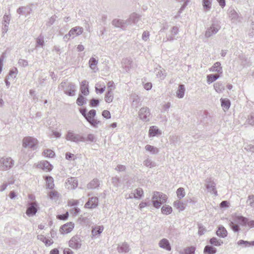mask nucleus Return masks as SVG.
<instances>
[{"mask_svg":"<svg viewBox=\"0 0 254 254\" xmlns=\"http://www.w3.org/2000/svg\"><path fill=\"white\" fill-rule=\"evenodd\" d=\"M152 202L154 207L158 208L162 204L166 202L167 197L162 192L155 191L152 198Z\"/></svg>","mask_w":254,"mask_h":254,"instance_id":"nucleus-1","label":"nucleus"},{"mask_svg":"<svg viewBox=\"0 0 254 254\" xmlns=\"http://www.w3.org/2000/svg\"><path fill=\"white\" fill-rule=\"evenodd\" d=\"M65 139L76 143L85 142V137L80 134L75 133L73 131L68 130L65 135Z\"/></svg>","mask_w":254,"mask_h":254,"instance_id":"nucleus-2","label":"nucleus"},{"mask_svg":"<svg viewBox=\"0 0 254 254\" xmlns=\"http://www.w3.org/2000/svg\"><path fill=\"white\" fill-rule=\"evenodd\" d=\"M38 140L31 136H27L23 139L22 145L23 147L35 150L37 148Z\"/></svg>","mask_w":254,"mask_h":254,"instance_id":"nucleus-3","label":"nucleus"},{"mask_svg":"<svg viewBox=\"0 0 254 254\" xmlns=\"http://www.w3.org/2000/svg\"><path fill=\"white\" fill-rule=\"evenodd\" d=\"M151 117L150 110L147 107H142L138 111V117L144 122H149Z\"/></svg>","mask_w":254,"mask_h":254,"instance_id":"nucleus-4","label":"nucleus"},{"mask_svg":"<svg viewBox=\"0 0 254 254\" xmlns=\"http://www.w3.org/2000/svg\"><path fill=\"white\" fill-rule=\"evenodd\" d=\"M14 165V161L11 157H3L0 159V169L6 171L10 169Z\"/></svg>","mask_w":254,"mask_h":254,"instance_id":"nucleus-5","label":"nucleus"},{"mask_svg":"<svg viewBox=\"0 0 254 254\" xmlns=\"http://www.w3.org/2000/svg\"><path fill=\"white\" fill-rule=\"evenodd\" d=\"M82 240L79 236L72 237L69 241V246L73 249L78 250L81 248Z\"/></svg>","mask_w":254,"mask_h":254,"instance_id":"nucleus-6","label":"nucleus"},{"mask_svg":"<svg viewBox=\"0 0 254 254\" xmlns=\"http://www.w3.org/2000/svg\"><path fill=\"white\" fill-rule=\"evenodd\" d=\"M205 186L208 192L217 195V191L216 189V184L211 178H208L205 180Z\"/></svg>","mask_w":254,"mask_h":254,"instance_id":"nucleus-7","label":"nucleus"},{"mask_svg":"<svg viewBox=\"0 0 254 254\" xmlns=\"http://www.w3.org/2000/svg\"><path fill=\"white\" fill-rule=\"evenodd\" d=\"M220 28L221 26L219 24L213 23L212 25L206 30L205 35V37L206 38H209L213 35L216 34Z\"/></svg>","mask_w":254,"mask_h":254,"instance_id":"nucleus-8","label":"nucleus"},{"mask_svg":"<svg viewBox=\"0 0 254 254\" xmlns=\"http://www.w3.org/2000/svg\"><path fill=\"white\" fill-rule=\"evenodd\" d=\"M37 204L35 202H31L26 210V214L28 216H33L35 215L37 211Z\"/></svg>","mask_w":254,"mask_h":254,"instance_id":"nucleus-9","label":"nucleus"},{"mask_svg":"<svg viewBox=\"0 0 254 254\" xmlns=\"http://www.w3.org/2000/svg\"><path fill=\"white\" fill-rule=\"evenodd\" d=\"M64 93L70 96H73L75 94V86L72 83H68L64 89Z\"/></svg>","mask_w":254,"mask_h":254,"instance_id":"nucleus-10","label":"nucleus"},{"mask_svg":"<svg viewBox=\"0 0 254 254\" xmlns=\"http://www.w3.org/2000/svg\"><path fill=\"white\" fill-rule=\"evenodd\" d=\"M66 187L68 190H73L78 186L77 180L75 178H68L66 182Z\"/></svg>","mask_w":254,"mask_h":254,"instance_id":"nucleus-11","label":"nucleus"},{"mask_svg":"<svg viewBox=\"0 0 254 254\" xmlns=\"http://www.w3.org/2000/svg\"><path fill=\"white\" fill-rule=\"evenodd\" d=\"M98 198L97 197H92L85 203V207L88 208H94L98 206Z\"/></svg>","mask_w":254,"mask_h":254,"instance_id":"nucleus-12","label":"nucleus"},{"mask_svg":"<svg viewBox=\"0 0 254 254\" xmlns=\"http://www.w3.org/2000/svg\"><path fill=\"white\" fill-rule=\"evenodd\" d=\"M74 227V224L72 222L67 223L63 225L60 228V232L62 234H67L70 232Z\"/></svg>","mask_w":254,"mask_h":254,"instance_id":"nucleus-13","label":"nucleus"},{"mask_svg":"<svg viewBox=\"0 0 254 254\" xmlns=\"http://www.w3.org/2000/svg\"><path fill=\"white\" fill-rule=\"evenodd\" d=\"M83 28L80 26H76L72 28L69 31V35L71 36V38H73L75 36H78L82 34Z\"/></svg>","mask_w":254,"mask_h":254,"instance_id":"nucleus-14","label":"nucleus"},{"mask_svg":"<svg viewBox=\"0 0 254 254\" xmlns=\"http://www.w3.org/2000/svg\"><path fill=\"white\" fill-rule=\"evenodd\" d=\"M179 33V28L177 26H173L171 30V34L167 36V40H163L164 42L167 41H172L175 39V36L177 35Z\"/></svg>","mask_w":254,"mask_h":254,"instance_id":"nucleus-15","label":"nucleus"},{"mask_svg":"<svg viewBox=\"0 0 254 254\" xmlns=\"http://www.w3.org/2000/svg\"><path fill=\"white\" fill-rule=\"evenodd\" d=\"M161 131L157 126H153L150 127L149 129L148 135L149 137H154L159 136L161 134Z\"/></svg>","mask_w":254,"mask_h":254,"instance_id":"nucleus-16","label":"nucleus"},{"mask_svg":"<svg viewBox=\"0 0 254 254\" xmlns=\"http://www.w3.org/2000/svg\"><path fill=\"white\" fill-rule=\"evenodd\" d=\"M80 90L84 96H87L89 93L88 88V82L85 80H83L80 83Z\"/></svg>","mask_w":254,"mask_h":254,"instance_id":"nucleus-17","label":"nucleus"},{"mask_svg":"<svg viewBox=\"0 0 254 254\" xmlns=\"http://www.w3.org/2000/svg\"><path fill=\"white\" fill-rule=\"evenodd\" d=\"M132 62L129 58L123 59L122 62V66L126 71L129 70L131 67Z\"/></svg>","mask_w":254,"mask_h":254,"instance_id":"nucleus-18","label":"nucleus"},{"mask_svg":"<svg viewBox=\"0 0 254 254\" xmlns=\"http://www.w3.org/2000/svg\"><path fill=\"white\" fill-rule=\"evenodd\" d=\"M112 23L115 27L123 29L127 26L126 20L122 19H115L112 21Z\"/></svg>","mask_w":254,"mask_h":254,"instance_id":"nucleus-19","label":"nucleus"},{"mask_svg":"<svg viewBox=\"0 0 254 254\" xmlns=\"http://www.w3.org/2000/svg\"><path fill=\"white\" fill-rule=\"evenodd\" d=\"M159 246L160 248L165 249L167 251H170L171 247L169 241L167 239H162L159 242Z\"/></svg>","mask_w":254,"mask_h":254,"instance_id":"nucleus-20","label":"nucleus"},{"mask_svg":"<svg viewBox=\"0 0 254 254\" xmlns=\"http://www.w3.org/2000/svg\"><path fill=\"white\" fill-rule=\"evenodd\" d=\"M31 8L29 6H21L17 9V13L20 15L27 16L30 14Z\"/></svg>","mask_w":254,"mask_h":254,"instance_id":"nucleus-21","label":"nucleus"},{"mask_svg":"<svg viewBox=\"0 0 254 254\" xmlns=\"http://www.w3.org/2000/svg\"><path fill=\"white\" fill-rule=\"evenodd\" d=\"M209 70L211 72H216L219 74H222L223 72L221 64L218 62L215 63L212 67L209 68Z\"/></svg>","mask_w":254,"mask_h":254,"instance_id":"nucleus-22","label":"nucleus"},{"mask_svg":"<svg viewBox=\"0 0 254 254\" xmlns=\"http://www.w3.org/2000/svg\"><path fill=\"white\" fill-rule=\"evenodd\" d=\"M233 220L236 223L242 226L247 224L248 221V218L242 216H237L234 218Z\"/></svg>","mask_w":254,"mask_h":254,"instance_id":"nucleus-23","label":"nucleus"},{"mask_svg":"<svg viewBox=\"0 0 254 254\" xmlns=\"http://www.w3.org/2000/svg\"><path fill=\"white\" fill-rule=\"evenodd\" d=\"M139 16L136 13L131 14L129 17L126 20L127 25H129L132 23H137L139 20Z\"/></svg>","mask_w":254,"mask_h":254,"instance_id":"nucleus-24","label":"nucleus"},{"mask_svg":"<svg viewBox=\"0 0 254 254\" xmlns=\"http://www.w3.org/2000/svg\"><path fill=\"white\" fill-rule=\"evenodd\" d=\"M129 251V246L127 243L124 242L118 245V251L119 253H127Z\"/></svg>","mask_w":254,"mask_h":254,"instance_id":"nucleus-25","label":"nucleus"},{"mask_svg":"<svg viewBox=\"0 0 254 254\" xmlns=\"http://www.w3.org/2000/svg\"><path fill=\"white\" fill-rule=\"evenodd\" d=\"M98 63V60L93 57L90 58L89 61V66L94 72H96V71L98 70V68L97 67Z\"/></svg>","mask_w":254,"mask_h":254,"instance_id":"nucleus-26","label":"nucleus"},{"mask_svg":"<svg viewBox=\"0 0 254 254\" xmlns=\"http://www.w3.org/2000/svg\"><path fill=\"white\" fill-rule=\"evenodd\" d=\"M216 235L221 238H225L227 235V231L222 226H219L216 231Z\"/></svg>","mask_w":254,"mask_h":254,"instance_id":"nucleus-27","label":"nucleus"},{"mask_svg":"<svg viewBox=\"0 0 254 254\" xmlns=\"http://www.w3.org/2000/svg\"><path fill=\"white\" fill-rule=\"evenodd\" d=\"M185 92V86L183 84L179 85L176 91V95L179 98H183L184 97Z\"/></svg>","mask_w":254,"mask_h":254,"instance_id":"nucleus-28","label":"nucleus"},{"mask_svg":"<svg viewBox=\"0 0 254 254\" xmlns=\"http://www.w3.org/2000/svg\"><path fill=\"white\" fill-rule=\"evenodd\" d=\"M145 149L152 154H157L159 152V149L158 148L148 144L145 146Z\"/></svg>","mask_w":254,"mask_h":254,"instance_id":"nucleus-29","label":"nucleus"},{"mask_svg":"<svg viewBox=\"0 0 254 254\" xmlns=\"http://www.w3.org/2000/svg\"><path fill=\"white\" fill-rule=\"evenodd\" d=\"M104 227L103 226L95 227L92 230V235L93 237L98 236L103 231Z\"/></svg>","mask_w":254,"mask_h":254,"instance_id":"nucleus-30","label":"nucleus"},{"mask_svg":"<svg viewBox=\"0 0 254 254\" xmlns=\"http://www.w3.org/2000/svg\"><path fill=\"white\" fill-rule=\"evenodd\" d=\"M221 106L224 110H228L231 105L230 101L228 99H223L221 98L220 99Z\"/></svg>","mask_w":254,"mask_h":254,"instance_id":"nucleus-31","label":"nucleus"},{"mask_svg":"<svg viewBox=\"0 0 254 254\" xmlns=\"http://www.w3.org/2000/svg\"><path fill=\"white\" fill-rule=\"evenodd\" d=\"M45 180L47 187L51 190L53 189L55 186L53 178L51 176H46L45 177Z\"/></svg>","mask_w":254,"mask_h":254,"instance_id":"nucleus-32","label":"nucleus"},{"mask_svg":"<svg viewBox=\"0 0 254 254\" xmlns=\"http://www.w3.org/2000/svg\"><path fill=\"white\" fill-rule=\"evenodd\" d=\"M114 99V94L111 90H108L105 95V101L108 103H111Z\"/></svg>","mask_w":254,"mask_h":254,"instance_id":"nucleus-33","label":"nucleus"},{"mask_svg":"<svg viewBox=\"0 0 254 254\" xmlns=\"http://www.w3.org/2000/svg\"><path fill=\"white\" fill-rule=\"evenodd\" d=\"M41 168L46 171H50L52 169V166L48 161H44L40 163Z\"/></svg>","mask_w":254,"mask_h":254,"instance_id":"nucleus-34","label":"nucleus"},{"mask_svg":"<svg viewBox=\"0 0 254 254\" xmlns=\"http://www.w3.org/2000/svg\"><path fill=\"white\" fill-rule=\"evenodd\" d=\"M216 253V249L212 246L207 245L204 249V253L205 254H215Z\"/></svg>","mask_w":254,"mask_h":254,"instance_id":"nucleus-35","label":"nucleus"},{"mask_svg":"<svg viewBox=\"0 0 254 254\" xmlns=\"http://www.w3.org/2000/svg\"><path fill=\"white\" fill-rule=\"evenodd\" d=\"M95 88L97 93L102 94L104 92L106 86L104 84H102L101 83L98 82L96 84Z\"/></svg>","mask_w":254,"mask_h":254,"instance_id":"nucleus-36","label":"nucleus"},{"mask_svg":"<svg viewBox=\"0 0 254 254\" xmlns=\"http://www.w3.org/2000/svg\"><path fill=\"white\" fill-rule=\"evenodd\" d=\"M220 76L219 74H211L207 76V82L208 84H210L212 82L216 81L219 78Z\"/></svg>","mask_w":254,"mask_h":254,"instance_id":"nucleus-37","label":"nucleus"},{"mask_svg":"<svg viewBox=\"0 0 254 254\" xmlns=\"http://www.w3.org/2000/svg\"><path fill=\"white\" fill-rule=\"evenodd\" d=\"M214 88L217 93L222 92L224 90V86L220 82H217L214 83Z\"/></svg>","mask_w":254,"mask_h":254,"instance_id":"nucleus-38","label":"nucleus"},{"mask_svg":"<svg viewBox=\"0 0 254 254\" xmlns=\"http://www.w3.org/2000/svg\"><path fill=\"white\" fill-rule=\"evenodd\" d=\"M174 206L176 209H177L179 211H183L185 208L184 204L182 202L179 200L175 201L174 202Z\"/></svg>","mask_w":254,"mask_h":254,"instance_id":"nucleus-39","label":"nucleus"},{"mask_svg":"<svg viewBox=\"0 0 254 254\" xmlns=\"http://www.w3.org/2000/svg\"><path fill=\"white\" fill-rule=\"evenodd\" d=\"M99 186V183L97 179H93L88 185L87 188L89 189H94Z\"/></svg>","mask_w":254,"mask_h":254,"instance_id":"nucleus-40","label":"nucleus"},{"mask_svg":"<svg viewBox=\"0 0 254 254\" xmlns=\"http://www.w3.org/2000/svg\"><path fill=\"white\" fill-rule=\"evenodd\" d=\"M18 74V70L16 67H13L9 70L8 75L7 76L8 78L14 79L16 77Z\"/></svg>","mask_w":254,"mask_h":254,"instance_id":"nucleus-41","label":"nucleus"},{"mask_svg":"<svg viewBox=\"0 0 254 254\" xmlns=\"http://www.w3.org/2000/svg\"><path fill=\"white\" fill-rule=\"evenodd\" d=\"M209 243L215 246H220L223 244V242L221 240L218 239L217 238L213 237L210 239Z\"/></svg>","mask_w":254,"mask_h":254,"instance_id":"nucleus-42","label":"nucleus"},{"mask_svg":"<svg viewBox=\"0 0 254 254\" xmlns=\"http://www.w3.org/2000/svg\"><path fill=\"white\" fill-rule=\"evenodd\" d=\"M135 198L140 199L143 195V191L141 188H137L134 190Z\"/></svg>","mask_w":254,"mask_h":254,"instance_id":"nucleus-43","label":"nucleus"},{"mask_svg":"<svg viewBox=\"0 0 254 254\" xmlns=\"http://www.w3.org/2000/svg\"><path fill=\"white\" fill-rule=\"evenodd\" d=\"M44 45V37L42 35H40L36 39V48L39 47H43Z\"/></svg>","mask_w":254,"mask_h":254,"instance_id":"nucleus-44","label":"nucleus"},{"mask_svg":"<svg viewBox=\"0 0 254 254\" xmlns=\"http://www.w3.org/2000/svg\"><path fill=\"white\" fill-rule=\"evenodd\" d=\"M195 249L194 247H188L184 249L183 252H180L181 254H194Z\"/></svg>","mask_w":254,"mask_h":254,"instance_id":"nucleus-45","label":"nucleus"},{"mask_svg":"<svg viewBox=\"0 0 254 254\" xmlns=\"http://www.w3.org/2000/svg\"><path fill=\"white\" fill-rule=\"evenodd\" d=\"M161 211L163 214L168 215L172 212V208L170 206L164 205L161 208Z\"/></svg>","mask_w":254,"mask_h":254,"instance_id":"nucleus-46","label":"nucleus"},{"mask_svg":"<svg viewBox=\"0 0 254 254\" xmlns=\"http://www.w3.org/2000/svg\"><path fill=\"white\" fill-rule=\"evenodd\" d=\"M177 197L180 199L183 198L185 195V189L183 188H179L176 191Z\"/></svg>","mask_w":254,"mask_h":254,"instance_id":"nucleus-47","label":"nucleus"},{"mask_svg":"<svg viewBox=\"0 0 254 254\" xmlns=\"http://www.w3.org/2000/svg\"><path fill=\"white\" fill-rule=\"evenodd\" d=\"M48 195L50 199L57 200L59 196V194L56 190H52L49 192Z\"/></svg>","mask_w":254,"mask_h":254,"instance_id":"nucleus-48","label":"nucleus"},{"mask_svg":"<svg viewBox=\"0 0 254 254\" xmlns=\"http://www.w3.org/2000/svg\"><path fill=\"white\" fill-rule=\"evenodd\" d=\"M229 225L231 227V229L233 230V231H234L235 232H238L240 230L238 224L236 223L234 221V220L233 221H230Z\"/></svg>","mask_w":254,"mask_h":254,"instance_id":"nucleus-49","label":"nucleus"},{"mask_svg":"<svg viewBox=\"0 0 254 254\" xmlns=\"http://www.w3.org/2000/svg\"><path fill=\"white\" fill-rule=\"evenodd\" d=\"M202 5L205 10H209L211 6V0H202Z\"/></svg>","mask_w":254,"mask_h":254,"instance_id":"nucleus-50","label":"nucleus"},{"mask_svg":"<svg viewBox=\"0 0 254 254\" xmlns=\"http://www.w3.org/2000/svg\"><path fill=\"white\" fill-rule=\"evenodd\" d=\"M96 112L95 110L92 109L87 114L86 117V120L88 121L90 119H92L94 118V117L96 115Z\"/></svg>","mask_w":254,"mask_h":254,"instance_id":"nucleus-51","label":"nucleus"},{"mask_svg":"<svg viewBox=\"0 0 254 254\" xmlns=\"http://www.w3.org/2000/svg\"><path fill=\"white\" fill-rule=\"evenodd\" d=\"M229 17L231 18V19H236L238 17V14L237 12L235 11L234 9H231L229 11Z\"/></svg>","mask_w":254,"mask_h":254,"instance_id":"nucleus-52","label":"nucleus"},{"mask_svg":"<svg viewBox=\"0 0 254 254\" xmlns=\"http://www.w3.org/2000/svg\"><path fill=\"white\" fill-rule=\"evenodd\" d=\"M84 97L82 95H79L78 97L76 100V103L78 106H82L85 104Z\"/></svg>","mask_w":254,"mask_h":254,"instance_id":"nucleus-53","label":"nucleus"},{"mask_svg":"<svg viewBox=\"0 0 254 254\" xmlns=\"http://www.w3.org/2000/svg\"><path fill=\"white\" fill-rule=\"evenodd\" d=\"M156 75L158 77L160 78L161 79H164L166 76V73L165 72V70L163 69H160L158 72L157 73Z\"/></svg>","mask_w":254,"mask_h":254,"instance_id":"nucleus-54","label":"nucleus"},{"mask_svg":"<svg viewBox=\"0 0 254 254\" xmlns=\"http://www.w3.org/2000/svg\"><path fill=\"white\" fill-rule=\"evenodd\" d=\"M43 153L46 157L50 158H52L55 155V152L51 149H47Z\"/></svg>","mask_w":254,"mask_h":254,"instance_id":"nucleus-55","label":"nucleus"},{"mask_svg":"<svg viewBox=\"0 0 254 254\" xmlns=\"http://www.w3.org/2000/svg\"><path fill=\"white\" fill-rule=\"evenodd\" d=\"M143 164L146 166L150 168L153 167L155 166L154 163L152 162L151 160L147 158L145 159L143 162Z\"/></svg>","mask_w":254,"mask_h":254,"instance_id":"nucleus-56","label":"nucleus"},{"mask_svg":"<svg viewBox=\"0 0 254 254\" xmlns=\"http://www.w3.org/2000/svg\"><path fill=\"white\" fill-rule=\"evenodd\" d=\"M238 244L240 246L243 245L244 247H248L251 246V243L250 242L242 240L239 241Z\"/></svg>","mask_w":254,"mask_h":254,"instance_id":"nucleus-57","label":"nucleus"},{"mask_svg":"<svg viewBox=\"0 0 254 254\" xmlns=\"http://www.w3.org/2000/svg\"><path fill=\"white\" fill-rule=\"evenodd\" d=\"M247 202L252 207L254 208V195H249Z\"/></svg>","mask_w":254,"mask_h":254,"instance_id":"nucleus-58","label":"nucleus"},{"mask_svg":"<svg viewBox=\"0 0 254 254\" xmlns=\"http://www.w3.org/2000/svg\"><path fill=\"white\" fill-rule=\"evenodd\" d=\"M95 140V136L92 133H89L87 135V137H85V142L86 141H90V142H94Z\"/></svg>","mask_w":254,"mask_h":254,"instance_id":"nucleus-59","label":"nucleus"},{"mask_svg":"<svg viewBox=\"0 0 254 254\" xmlns=\"http://www.w3.org/2000/svg\"><path fill=\"white\" fill-rule=\"evenodd\" d=\"M150 37L149 32L147 31H145L143 32L142 35V39L144 41H147L149 40Z\"/></svg>","mask_w":254,"mask_h":254,"instance_id":"nucleus-60","label":"nucleus"},{"mask_svg":"<svg viewBox=\"0 0 254 254\" xmlns=\"http://www.w3.org/2000/svg\"><path fill=\"white\" fill-rule=\"evenodd\" d=\"M18 64L22 67H26L28 65L27 61L24 59H19L18 62Z\"/></svg>","mask_w":254,"mask_h":254,"instance_id":"nucleus-61","label":"nucleus"},{"mask_svg":"<svg viewBox=\"0 0 254 254\" xmlns=\"http://www.w3.org/2000/svg\"><path fill=\"white\" fill-rule=\"evenodd\" d=\"M89 122L93 127H97V125L100 123V121H97L95 118L90 119L88 121Z\"/></svg>","mask_w":254,"mask_h":254,"instance_id":"nucleus-62","label":"nucleus"},{"mask_svg":"<svg viewBox=\"0 0 254 254\" xmlns=\"http://www.w3.org/2000/svg\"><path fill=\"white\" fill-rule=\"evenodd\" d=\"M245 150L247 151L254 153V145L251 144H248L244 147Z\"/></svg>","mask_w":254,"mask_h":254,"instance_id":"nucleus-63","label":"nucleus"},{"mask_svg":"<svg viewBox=\"0 0 254 254\" xmlns=\"http://www.w3.org/2000/svg\"><path fill=\"white\" fill-rule=\"evenodd\" d=\"M99 101L98 99L93 98L90 100V105L92 107H96L99 105Z\"/></svg>","mask_w":254,"mask_h":254,"instance_id":"nucleus-64","label":"nucleus"}]
</instances>
